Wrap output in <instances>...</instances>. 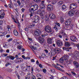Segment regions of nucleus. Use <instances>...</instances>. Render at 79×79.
Segmentation results:
<instances>
[{
	"instance_id": "52",
	"label": "nucleus",
	"mask_w": 79,
	"mask_h": 79,
	"mask_svg": "<svg viewBox=\"0 0 79 79\" xmlns=\"http://www.w3.org/2000/svg\"><path fill=\"white\" fill-rule=\"evenodd\" d=\"M24 30L25 31H29V29L27 28H25L24 29Z\"/></svg>"
},
{
	"instance_id": "12",
	"label": "nucleus",
	"mask_w": 79,
	"mask_h": 79,
	"mask_svg": "<svg viewBox=\"0 0 79 79\" xmlns=\"http://www.w3.org/2000/svg\"><path fill=\"white\" fill-rule=\"evenodd\" d=\"M75 11L74 10H72L70 11L68 13L70 16H73L74 15V14Z\"/></svg>"
},
{
	"instance_id": "1",
	"label": "nucleus",
	"mask_w": 79,
	"mask_h": 79,
	"mask_svg": "<svg viewBox=\"0 0 79 79\" xmlns=\"http://www.w3.org/2000/svg\"><path fill=\"white\" fill-rule=\"evenodd\" d=\"M31 13H34V11H35L38 9L39 8V6L37 4H35L34 5L32 6H31Z\"/></svg>"
},
{
	"instance_id": "43",
	"label": "nucleus",
	"mask_w": 79,
	"mask_h": 79,
	"mask_svg": "<svg viewBox=\"0 0 79 79\" xmlns=\"http://www.w3.org/2000/svg\"><path fill=\"white\" fill-rule=\"evenodd\" d=\"M63 50H67V51H69V49H68V48H66L65 47H63Z\"/></svg>"
},
{
	"instance_id": "49",
	"label": "nucleus",
	"mask_w": 79,
	"mask_h": 79,
	"mask_svg": "<svg viewBox=\"0 0 79 79\" xmlns=\"http://www.w3.org/2000/svg\"><path fill=\"white\" fill-rule=\"evenodd\" d=\"M12 40H13V39L10 38L7 40V42H11V41H12Z\"/></svg>"
},
{
	"instance_id": "7",
	"label": "nucleus",
	"mask_w": 79,
	"mask_h": 79,
	"mask_svg": "<svg viewBox=\"0 0 79 79\" xmlns=\"http://www.w3.org/2000/svg\"><path fill=\"white\" fill-rule=\"evenodd\" d=\"M57 4V6H60L61 5L64 4V2L62 1H60V0H56Z\"/></svg>"
},
{
	"instance_id": "32",
	"label": "nucleus",
	"mask_w": 79,
	"mask_h": 79,
	"mask_svg": "<svg viewBox=\"0 0 79 79\" xmlns=\"http://www.w3.org/2000/svg\"><path fill=\"white\" fill-rule=\"evenodd\" d=\"M9 65H11V63L10 62H7L5 64V66H8Z\"/></svg>"
},
{
	"instance_id": "20",
	"label": "nucleus",
	"mask_w": 79,
	"mask_h": 79,
	"mask_svg": "<svg viewBox=\"0 0 79 79\" xmlns=\"http://www.w3.org/2000/svg\"><path fill=\"white\" fill-rule=\"evenodd\" d=\"M71 5L74 8V9H76L77 7V5L76 3H72L71 4Z\"/></svg>"
},
{
	"instance_id": "25",
	"label": "nucleus",
	"mask_w": 79,
	"mask_h": 79,
	"mask_svg": "<svg viewBox=\"0 0 79 79\" xmlns=\"http://www.w3.org/2000/svg\"><path fill=\"white\" fill-rule=\"evenodd\" d=\"M23 70L24 71H29L28 68L26 67H24Z\"/></svg>"
},
{
	"instance_id": "2",
	"label": "nucleus",
	"mask_w": 79,
	"mask_h": 79,
	"mask_svg": "<svg viewBox=\"0 0 79 79\" xmlns=\"http://www.w3.org/2000/svg\"><path fill=\"white\" fill-rule=\"evenodd\" d=\"M35 39L37 40H38L40 44H43V43H44V42H45V40H44V39L41 36L35 37Z\"/></svg>"
},
{
	"instance_id": "55",
	"label": "nucleus",
	"mask_w": 79,
	"mask_h": 79,
	"mask_svg": "<svg viewBox=\"0 0 79 79\" xmlns=\"http://www.w3.org/2000/svg\"><path fill=\"white\" fill-rule=\"evenodd\" d=\"M34 2H35L37 3H38L39 2H40V0H34Z\"/></svg>"
},
{
	"instance_id": "45",
	"label": "nucleus",
	"mask_w": 79,
	"mask_h": 79,
	"mask_svg": "<svg viewBox=\"0 0 79 79\" xmlns=\"http://www.w3.org/2000/svg\"><path fill=\"white\" fill-rule=\"evenodd\" d=\"M54 67L55 68H56V69H58L59 70H60V68L58 67V66H57L55 65Z\"/></svg>"
},
{
	"instance_id": "27",
	"label": "nucleus",
	"mask_w": 79,
	"mask_h": 79,
	"mask_svg": "<svg viewBox=\"0 0 79 79\" xmlns=\"http://www.w3.org/2000/svg\"><path fill=\"white\" fill-rule=\"evenodd\" d=\"M66 6H65V5L64 4L62 6V10H65L66 8Z\"/></svg>"
},
{
	"instance_id": "16",
	"label": "nucleus",
	"mask_w": 79,
	"mask_h": 79,
	"mask_svg": "<svg viewBox=\"0 0 79 79\" xmlns=\"http://www.w3.org/2000/svg\"><path fill=\"white\" fill-rule=\"evenodd\" d=\"M54 50H55V51L57 53H60V52H61V49L58 48H56Z\"/></svg>"
},
{
	"instance_id": "42",
	"label": "nucleus",
	"mask_w": 79,
	"mask_h": 79,
	"mask_svg": "<svg viewBox=\"0 0 79 79\" xmlns=\"http://www.w3.org/2000/svg\"><path fill=\"white\" fill-rule=\"evenodd\" d=\"M7 55H8V54H3L2 55V56L3 57H5V56H6Z\"/></svg>"
},
{
	"instance_id": "29",
	"label": "nucleus",
	"mask_w": 79,
	"mask_h": 79,
	"mask_svg": "<svg viewBox=\"0 0 79 79\" xmlns=\"http://www.w3.org/2000/svg\"><path fill=\"white\" fill-rule=\"evenodd\" d=\"M66 74L68 76H69V77H71V78H73V77L70 73H66Z\"/></svg>"
},
{
	"instance_id": "22",
	"label": "nucleus",
	"mask_w": 79,
	"mask_h": 79,
	"mask_svg": "<svg viewBox=\"0 0 79 79\" xmlns=\"http://www.w3.org/2000/svg\"><path fill=\"white\" fill-rule=\"evenodd\" d=\"M0 14L2 16H5V13L4 12V10H2L0 11Z\"/></svg>"
},
{
	"instance_id": "38",
	"label": "nucleus",
	"mask_w": 79,
	"mask_h": 79,
	"mask_svg": "<svg viewBox=\"0 0 79 79\" xmlns=\"http://www.w3.org/2000/svg\"><path fill=\"white\" fill-rule=\"evenodd\" d=\"M58 26H56L54 27V29H55L56 31H58Z\"/></svg>"
},
{
	"instance_id": "18",
	"label": "nucleus",
	"mask_w": 79,
	"mask_h": 79,
	"mask_svg": "<svg viewBox=\"0 0 79 79\" xmlns=\"http://www.w3.org/2000/svg\"><path fill=\"white\" fill-rule=\"evenodd\" d=\"M56 52L55 50H53V51H51V56H50V58L52 56H54L55 54H56Z\"/></svg>"
},
{
	"instance_id": "63",
	"label": "nucleus",
	"mask_w": 79,
	"mask_h": 79,
	"mask_svg": "<svg viewBox=\"0 0 79 79\" xmlns=\"http://www.w3.org/2000/svg\"><path fill=\"white\" fill-rule=\"evenodd\" d=\"M3 24V21L0 20V25H2Z\"/></svg>"
},
{
	"instance_id": "40",
	"label": "nucleus",
	"mask_w": 79,
	"mask_h": 79,
	"mask_svg": "<svg viewBox=\"0 0 79 79\" xmlns=\"http://www.w3.org/2000/svg\"><path fill=\"white\" fill-rule=\"evenodd\" d=\"M70 44L72 45H73L74 46H75V45H76L77 44H74V43L72 42H71V43H70Z\"/></svg>"
},
{
	"instance_id": "19",
	"label": "nucleus",
	"mask_w": 79,
	"mask_h": 79,
	"mask_svg": "<svg viewBox=\"0 0 79 79\" xmlns=\"http://www.w3.org/2000/svg\"><path fill=\"white\" fill-rule=\"evenodd\" d=\"M74 64H75V66L76 67L78 68L79 67V63L77 62H73Z\"/></svg>"
},
{
	"instance_id": "44",
	"label": "nucleus",
	"mask_w": 79,
	"mask_h": 79,
	"mask_svg": "<svg viewBox=\"0 0 79 79\" xmlns=\"http://www.w3.org/2000/svg\"><path fill=\"white\" fill-rule=\"evenodd\" d=\"M26 79H31V77H30V76L27 75L25 77Z\"/></svg>"
},
{
	"instance_id": "10",
	"label": "nucleus",
	"mask_w": 79,
	"mask_h": 79,
	"mask_svg": "<svg viewBox=\"0 0 79 79\" xmlns=\"http://www.w3.org/2000/svg\"><path fill=\"white\" fill-rule=\"evenodd\" d=\"M57 44L58 47H61L63 44V42L61 40H59L57 41Z\"/></svg>"
},
{
	"instance_id": "57",
	"label": "nucleus",
	"mask_w": 79,
	"mask_h": 79,
	"mask_svg": "<svg viewBox=\"0 0 79 79\" xmlns=\"http://www.w3.org/2000/svg\"><path fill=\"white\" fill-rule=\"evenodd\" d=\"M39 67H40V68H42V64H39Z\"/></svg>"
},
{
	"instance_id": "33",
	"label": "nucleus",
	"mask_w": 79,
	"mask_h": 79,
	"mask_svg": "<svg viewBox=\"0 0 79 79\" xmlns=\"http://www.w3.org/2000/svg\"><path fill=\"white\" fill-rule=\"evenodd\" d=\"M15 58V57L14 56H10V59H11L12 60H14Z\"/></svg>"
},
{
	"instance_id": "23",
	"label": "nucleus",
	"mask_w": 79,
	"mask_h": 79,
	"mask_svg": "<svg viewBox=\"0 0 79 79\" xmlns=\"http://www.w3.org/2000/svg\"><path fill=\"white\" fill-rule=\"evenodd\" d=\"M40 16L41 17V18L43 19V21L41 22V23H44V15H43V14L42 13H41L40 14Z\"/></svg>"
},
{
	"instance_id": "36",
	"label": "nucleus",
	"mask_w": 79,
	"mask_h": 79,
	"mask_svg": "<svg viewBox=\"0 0 79 79\" xmlns=\"http://www.w3.org/2000/svg\"><path fill=\"white\" fill-rule=\"evenodd\" d=\"M40 8L41 9L40 11H41V12H43L45 11V9H44V8H42V7Z\"/></svg>"
},
{
	"instance_id": "46",
	"label": "nucleus",
	"mask_w": 79,
	"mask_h": 79,
	"mask_svg": "<svg viewBox=\"0 0 79 79\" xmlns=\"http://www.w3.org/2000/svg\"><path fill=\"white\" fill-rule=\"evenodd\" d=\"M61 79H68V78L64 76L61 78Z\"/></svg>"
},
{
	"instance_id": "21",
	"label": "nucleus",
	"mask_w": 79,
	"mask_h": 79,
	"mask_svg": "<svg viewBox=\"0 0 79 79\" xmlns=\"http://www.w3.org/2000/svg\"><path fill=\"white\" fill-rule=\"evenodd\" d=\"M14 34L15 36H17L18 35V32L16 30H14Z\"/></svg>"
},
{
	"instance_id": "54",
	"label": "nucleus",
	"mask_w": 79,
	"mask_h": 79,
	"mask_svg": "<svg viewBox=\"0 0 79 79\" xmlns=\"http://www.w3.org/2000/svg\"><path fill=\"white\" fill-rule=\"evenodd\" d=\"M60 20L61 21H63V17H60Z\"/></svg>"
},
{
	"instance_id": "41",
	"label": "nucleus",
	"mask_w": 79,
	"mask_h": 79,
	"mask_svg": "<svg viewBox=\"0 0 79 79\" xmlns=\"http://www.w3.org/2000/svg\"><path fill=\"white\" fill-rule=\"evenodd\" d=\"M31 78L32 79H36V77L34 75H31Z\"/></svg>"
},
{
	"instance_id": "28",
	"label": "nucleus",
	"mask_w": 79,
	"mask_h": 79,
	"mask_svg": "<svg viewBox=\"0 0 79 79\" xmlns=\"http://www.w3.org/2000/svg\"><path fill=\"white\" fill-rule=\"evenodd\" d=\"M8 29V31H9V32H10V31H11V27H10V26L7 25V29Z\"/></svg>"
},
{
	"instance_id": "50",
	"label": "nucleus",
	"mask_w": 79,
	"mask_h": 79,
	"mask_svg": "<svg viewBox=\"0 0 79 79\" xmlns=\"http://www.w3.org/2000/svg\"><path fill=\"white\" fill-rule=\"evenodd\" d=\"M15 57L16 59L17 60H18V59H19V56H18L17 55H16Z\"/></svg>"
},
{
	"instance_id": "26",
	"label": "nucleus",
	"mask_w": 79,
	"mask_h": 79,
	"mask_svg": "<svg viewBox=\"0 0 79 79\" xmlns=\"http://www.w3.org/2000/svg\"><path fill=\"white\" fill-rule=\"evenodd\" d=\"M59 61L60 62V63H63L64 62V60L63 57H62L60 58Z\"/></svg>"
},
{
	"instance_id": "59",
	"label": "nucleus",
	"mask_w": 79,
	"mask_h": 79,
	"mask_svg": "<svg viewBox=\"0 0 79 79\" xmlns=\"http://www.w3.org/2000/svg\"><path fill=\"white\" fill-rule=\"evenodd\" d=\"M32 47L34 50H37V48H36V47H34V46H32Z\"/></svg>"
},
{
	"instance_id": "35",
	"label": "nucleus",
	"mask_w": 79,
	"mask_h": 79,
	"mask_svg": "<svg viewBox=\"0 0 79 79\" xmlns=\"http://www.w3.org/2000/svg\"><path fill=\"white\" fill-rule=\"evenodd\" d=\"M56 26H57V27H60V24L59 23H56Z\"/></svg>"
},
{
	"instance_id": "37",
	"label": "nucleus",
	"mask_w": 79,
	"mask_h": 79,
	"mask_svg": "<svg viewBox=\"0 0 79 79\" xmlns=\"http://www.w3.org/2000/svg\"><path fill=\"white\" fill-rule=\"evenodd\" d=\"M75 53L76 56H79V52H76Z\"/></svg>"
},
{
	"instance_id": "60",
	"label": "nucleus",
	"mask_w": 79,
	"mask_h": 79,
	"mask_svg": "<svg viewBox=\"0 0 79 79\" xmlns=\"http://www.w3.org/2000/svg\"><path fill=\"white\" fill-rule=\"evenodd\" d=\"M51 71L52 73H55V70L53 69V70H51Z\"/></svg>"
},
{
	"instance_id": "61",
	"label": "nucleus",
	"mask_w": 79,
	"mask_h": 79,
	"mask_svg": "<svg viewBox=\"0 0 79 79\" xmlns=\"http://www.w3.org/2000/svg\"><path fill=\"white\" fill-rule=\"evenodd\" d=\"M36 64H37V65H39V60H37L36 61Z\"/></svg>"
},
{
	"instance_id": "34",
	"label": "nucleus",
	"mask_w": 79,
	"mask_h": 79,
	"mask_svg": "<svg viewBox=\"0 0 79 79\" xmlns=\"http://www.w3.org/2000/svg\"><path fill=\"white\" fill-rule=\"evenodd\" d=\"M56 3H57V2H56V0H53L52 1V4H55Z\"/></svg>"
},
{
	"instance_id": "51",
	"label": "nucleus",
	"mask_w": 79,
	"mask_h": 79,
	"mask_svg": "<svg viewBox=\"0 0 79 79\" xmlns=\"http://www.w3.org/2000/svg\"><path fill=\"white\" fill-rule=\"evenodd\" d=\"M45 35H47V34H46L45 35L44 34H42L41 36L43 37H45Z\"/></svg>"
},
{
	"instance_id": "11",
	"label": "nucleus",
	"mask_w": 79,
	"mask_h": 79,
	"mask_svg": "<svg viewBox=\"0 0 79 79\" xmlns=\"http://www.w3.org/2000/svg\"><path fill=\"white\" fill-rule=\"evenodd\" d=\"M40 7L41 8H45V2L44 1H42L41 2V6Z\"/></svg>"
},
{
	"instance_id": "56",
	"label": "nucleus",
	"mask_w": 79,
	"mask_h": 79,
	"mask_svg": "<svg viewBox=\"0 0 79 79\" xmlns=\"http://www.w3.org/2000/svg\"><path fill=\"white\" fill-rule=\"evenodd\" d=\"M11 17L12 18V19H13V20H15V18H14V16H13V15H11Z\"/></svg>"
},
{
	"instance_id": "24",
	"label": "nucleus",
	"mask_w": 79,
	"mask_h": 79,
	"mask_svg": "<svg viewBox=\"0 0 79 79\" xmlns=\"http://www.w3.org/2000/svg\"><path fill=\"white\" fill-rule=\"evenodd\" d=\"M44 18L45 21H47L49 20V18L48 17V16L47 15L45 16Z\"/></svg>"
},
{
	"instance_id": "47",
	"label": "nucleus",
	"mask_w": 79,
	"mask_h": 79,
	"mask_svg": "<svg viewBox=\"0 0 79 79\" xmlns=\"http://www.w3.org/2000/svg\"><path fill=\"white\" fill-rule=\"evenodd\" d=\"M74 11H75L74 13H75V14H77H77H79V11H77V10H76Z\"/></svg>"
},
{
	"instance_id": "5",
	"label": "nucleus",
	"mask_w": 79,
	"mask_h": 79,
	"mask_svg": "<svg viewBox=\"0 0 79 79\" xmlns=\"http://www.w3.org/2000/svg\"><path fill=\"white\" fill-rule=\"evenodd\" d=\"M70 39L73 42H76V40H77V38H76V37L74 35L71 36L70 37Z\"/></svg>"
},
{
	"instance_id": "31",
	"label": "nucleus",
	"mask_w": 79,
	"mask_h": 79,
	"mask_svg": "<svg viewBox=\"0 0 79 79\" xmlns=\"http://www.w3.org/2000/svg\"><path fill=\"white\" fill-rule=\"evenodd\" d=\"M65 45L66 47H69L70 45H71L68 42H66L65 43Z\"/></svg>"
},
{
	"instance_id": "14",
	"label": "nucleus",
	"mask_w": 79,
	"mask_h": 79,
	"mask_svg": "<svg viewBox=\"0 0 79 79\" xmlns=\"http://www.w3.org/2000/svg\"><path fill=\"white\" fill-rule=\"evenodd\" d=\"M52 40H53V38H48V43L49 44H51L52 42Z\"/></svg>"
},
{
	"instance_id": "39",
	"label": "nucleus",
	"mask_w": 79,
	"mask_h": 79,
	"mask_svg": "<svg viewBox=\"0 0 79 79\" xmlns=\"http://www.w3.org/2000/svg\"><path fill=\"white\" fill-rule=\"evenodd\" d=\"M46 56V55L44 53H42L41 55V57L42 58H44V57H45Z\"/></svg>"
},
{
	"instance_id": "64",
	"label": "nucleus",
	"mask_w": 79,
	"mask_h": 79,
	"mask_svg": "<svg viewBox=\"0 0 79 79\" xmlns=\"http://www.w3.org/2000/svg\"><path fill=\"white\" fill-rule=\"evenodd\" d=\"M76 46L77 47L78 50L79 51V45L78 44H76Z\"/></svg>"
},
{
	"instance_id": "62",
	"label": "nucleus",
	"mask_w": 79,
	"mask_h": 79,
	"mask_svg": "<svg viewBox=\"0 0 79 79\" xmlns=\"http://www.w3.org/2000/svg\"><path fill=\"white\" fill-rule=\"evenodd\" d=\"M22 56L24 60H26V57H25V56L24 55H22Z\"/></svg>"
},
{
	"instance_id": "9",
	"label": "nucleus",
	"mask_w": 79,
	"mask_h": 79,
	"mask_svg": "<svg viewBox=\"0 0 79 79\" xmlns=\"http://www.w3.org/2000/svg\"><path fill=\"white\" fill-rule=\"evenodd\" d=\"M17 2L18 4V6L21 7V8H22L24 6V4L22 2H20V1L19 0H18L17 1Z\"/></svg>"
},
{
	"instance_id": "13",
	"label": "nucleus",
	"mask_w": 79,
	"mask_h": 79,
	"mask_svg": "<svg viewBox=\"0 0 79 79\" xmlns=\"http://www.w3.org/2000/svg\"><path fill=\"white\" fill-rule=\"evenodd\" d=\"M49 17L51 19H55V18H56V16L55 15L53 14V13H52L49 15Z\"/></svg>"
},
{
	"instance_id": "17",
	"label": "nucleus",
	"mask_w": 79,
	"mask_h": 79,
	"mask_svg": "<svg viewBox=\"0 0 79 79\" xmlns=\"http://www.w3.org/2000/svg\"><path fill=\"white\" fill-rule=\"evenodd\" d=\"M39 17L38 15H36L34 16V20L35 21L36 20H38V21H39Z\"/></svg>"
},
{
	"instance_id": "3",
	"label": "nucleus",
	"mask_w": 79,
	"mask_h": 79,
	"mask_svg": "<svg viewBox=\"0 0 79 79\" xmlns=\"http://www.w3.org/2000/svg\"><path fill=\"white\" fill-rule=\"evenodd\" d=\"M44 30L46 32H47L48 33H51L53 31H52V29L51 28V27L50 26H46L45 27Z\"/></svg>"
},
{
	"instance_id": "15",
	"label": "nucleus",
	"mask_w": 79,
	"mask_h": 79,
	"mask_svg": "<svg viewBox=\"0 0 79 79\" xmlns=\"http://www.w3.org/2000/svg\"><path fill=\"white\" fill-rule=\"evenodd\" d=\"M68 58H69V56L67 55H65L62 57V58H63L64 61L65 60H68Z\"/></svg>"
},
{
	"instance_id": "53",
	"label": "nucleus",
	"mask_w": 79,
	"mask_h": 79,
	"mask_svg": "<svg viewBox=\"0 0 79 79\" xmlns=\"http://www.w3.org/2000/svg\"><path fill=\"white\" fill-rule=\"evenodd\" d=\"M43 73H46V71H47V70L45 69H43Z\"/></svg>"
},
{
	"instance_id": "58",
	"label": "nucleus",
	"mask_w": 79,
	"mask_h": 79,
	"mask_svg": "<svg viewBox=\"0 0 79 79\" xmlns=\"http://www.w3.org/2000/svg\"><path fill=\"white\" fill-rule=\"evenodd\" d=\"M3 18H4V15H2V16L0 15V18H1V19H3Z\"/></svg>"
},
{
	"instance_id": "48",
	"label": "nucleus",
	"mask_w": 79,
	"mask_h": 79,
	"mask_svg": "<svg viewBox=\"0 0 79 79\" xmlns=\"http://www.w3.org/2000/svg\"><path fill=\"white\" fill-rule=\"evenodd\" d=\"M72 6V4H71L70 6V9H71V10H73L74 9V8Z\"/></svg>"
},
{
	"instance_id": "30",
	"label": "nucleus",
	"mask_w": 79,
	"mask_h": 79,
	"mask_svg": "<svg viewBox=\"0 0 79 79\" xmlns=\"http://www.w3.org/2000/svg\"><path fill=\"white\" fill-rule=\"evenodd\" d=\"M64 65H66V64H71V62L67 61L65 62Z\"/></svg>"
},
{
	"instance_id": "6",
	"label": "nucleus",
	"mask_w": 79,
	"mask_h": 79,
	"mask_svg": "<svg viewBox=\"0 0 79 79\" xmlns=\"http://www.w3.org/2000/svg\"><path fill=\"white\" fill-rule=\"evenodd\" d=\"M71 23V19H69L66 21L65 22V26H68L70 25Z\"/></svg>"
},
{
	"instance_id": "8",
	"label": "nucleus",
	"mask_w": 79,
	"mask_h": 79,
	"mask_svg": "<svg viewBox=\"0 0 79 79\" xmlns=\"http://www.w3.org/2000/svg\"><path fill=\"white\" fill-rule=\"evenodd\" d=\"M53 7L52 5L51 4H49L48 6L47 9L48 11H52V10H53Z\"/></svg>"
},
{
	"instance_id": "4",
	"label": "nucleus",
	"mask_w": 79,
	"mask_h": 79,
	"mask_svg": "<svg viewBox=\"0 0 79 79\" xmlns=\"http://www.w3.org/2000/svg\"><path fill=\"white\" fill-rule=\"evenodd\" d=\"M41 34H42V32H41V31L40 30H37L35 31V35L36 37L40 36Z\"/></svg>"
}]
</instances>
